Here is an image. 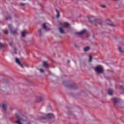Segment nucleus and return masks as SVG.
<instances>
[{
    "label": "nucleus",
    "instance_id": "1",
    "mask_svg": "<svg viewBox=\"0 0 124 124\" xmlns=\"http://www.w3.org/2000/svg\"><path fill=\"white\" fill-rule=\"evenodd\" d=\"M95 71L97 73H102L103 72V67L101 66H98L95 68Z\"/></svg>",
    "mask_w": 124,
    "mask_h": 124
},
{
    "label": "nucleus",
    "instance_id": "2",
    "mask_svg": "<svg viewBox=\"0 0 124 124\" xmlns=\"http://www.w3.org/2000/svg\"><path fill=\"white\" fill-rule=\"evenodd\" d=\"M8 28L9 30L11 31V32L13 33V34H17V31L15 30H12V25H8Z\"/></svg>",
    "mask_w": 124,
    "mask_h": 124
},
{
    "label": "nucleus",
    "instance_id": "3",
    "mask_svg": "<svg viewBox=\"0 0 124 124\" xmlns=\"http://www.w3.org/2000/svg\"><path fill=\"white\" fill-rule=\"evenodd\" d=\"M47 27H48V25H47V23H44L42 25L43 29L45 30V31H50L51 30V29L47 28Z\"/></svg>",
    "mask_w": 124,
    "mask_h": 124
},
{
    "label": "nucleus",
    "instance_id": "4",
    "mask_svg": "<svg viewBox=\"0 0 124 124\" xmlns=\"http://www.w3.org/2000/svg\"><path fill=\"white\" fill-rule=\"evenodd\" d=\"M107 23L109 26H110V27H115L116 26V25L115 24H114V23L113 22H112V21H111V20H110L109 19H108L107 20Z\"/></svg>",
    "mask_w": 124,
    "mask_h": 124
},
{
    "label": "nucleus",
    "instance_id": "5",
    "mask_svg": "<svg viewBox=\"0 0 124 124\" xmlns=\"http://www.w3.org/2000/svg\"><path fill=\"white\" fill-rule=\"evenodd\" d=\"M16 63H18V64H19V65H20V66H21V67H22V68H23V67H24V66H23V65H22L21 64V62H20V60L19 59L16 58Z\"/></svg>",
    "mask_w": 124,
    "mask_h": 124
},
{
    "label": "nucleus",
    "instance_id": "6",
    "mask_svg": "<svg viewBox=\"0 0 124 124\" xmlns=\"http://www.w3.org/2000/svg\"><path fill=\"white\" fill-rule=\"evenodd\" d=\"M46 117H47V118H49V119H53V118H54V117H55L54 116V114H53L52 113H48V114H46Z\"/></svg>",
    "mask_w": 124,
    "mask_h": 124
},
{
    "label": "nucleus",
    "instance_id": "7",
    "mask_svg": "<svg viewBox=\"0 0 124 124\" xmlns=\"http://www.w3.org/2000/svg\"><path fill=\"white\" fill-rule=\"evenodd\" d=\"M85 32H87V30L84 29L80 32H78L77 34H84V33H85Z\"/></svg>",
    "mask_w": 124,
    "mask_h": 124
},
{
    "label": "nucleus",
    "instance_id": "8",
    "mask_svg": "<svg viewBox=\"0 0 124 124\" xmlns=\"http://www.w3.org/2000/svg\"><path fill=\"white\" fill-rule=\"evenodd\" d=\"M113 91L112 89H109L108 91V94L109 95H113Z\"/></svg>",
    "mask_w": 124,
    "mask_h": 124
},
{
    "label": "nucleus",
    "instance_id": "9",
    "mask_svg": "<svg viewBox=\"0 0 124 124\" xmlns=\"http://www.w3.org/2000/svg\"><path fill=\"white\" fill-rule=\"evenodd\" d=\"M59 31H60V33H62V34L64 33V31L63 30V28H62V27H60L59 28Z\"/></svg>",
    "mask_w": 124,
    "mask_h": 124
},
{
    "label": "nucleus",
    "instance_id": "10",
    "mask_svg": "<svg viewBox=\"0 0 124 124\" xmlns=\"http://www.w3.org/2000/svg\"><path fill=\"white\" fill-rule=\"evenodd\" d=\"M76 85H70L68 86L69 89H70V90H75V88H74L75 87H76Z\"/></svg>",
    "mask_w": 124,
    "mask_h": 124
},
{
    "label": "nucleus",
    "instance_id": "11",
    "mask_svg": "<svg viewBox=\"0 0 124 124\" xmlns=\"http://www.w3.org/2000/svg\"><path fill=\"white\" fill-rule=\"evenodd\" d=\"M7 108V106L5 104H3L2 106V108L3 111H5L6 110V108Z\"/></svg>",
    "mask_w": 124,
    "mask_h": 124
},
{
    "label": "nucleus",
    "instance_id": "12",
    "mask_svg": "<svg viewBox=\"0 0 124 124\" xmlns=\"http://www.w3.org/2000/svg\"><path fill=\"white\" fill-rule=\"evenodd\" d=\"M67 27H69V24L67 23H64L63 24V28H67Z\"/></svg>",
    "mask_w": 124,
    "mask_h": 124
},
{
    "label": "nucleus",
    "instance_id": "13",
    "mask_svg": "<svg viewBox=\"0 0 124 124\" xmlns=\"http://www.w3.org/2000/svg\"><path fill=\"white\" fill-rule=\"evenodd\" d=\"M56 11L57 13V18H60V11H59V10H58V9H56Z\"/></svg>",
    "mask_w": 124,
    "mask_h": 124
},
{
    "label": "nucleus",
    "instance_id": "14",
    "mask_svg": "<svg viewBox=\"0 0 124 124\" xmlns=\"http://www.w3.org/2000/svg\"><path fill=\"white\" fill-rule=\"evenodd\" d=\"M95 23H97V24H101V20L100 19L95 20Z\"/></svg>",
    "mask_w": 124,
    "mask_h": 124
},
{
    "label": "nucleus",
    "instance_id": "15",
    "mask_svg": "<svg viewBox=\"0 0 124 124\" xmlns=\"http://www.w3.org/2000/svg\"><path fill=\"white\" fill-rule=\"evenodd\" d=\"M91 48L89 46H87L84 48V50L85 52H88Z\"/></svg>",
    "mask_w": 124,
    "mask_h": 124
},
{
    "label": "nucleus",
    "instance_id": "16",
    "mask_svg": "<svg viewBox=\"0 0 124 124\" xmlns=\"http://www.w3.org/2000/svg\"><path fill=\"white\" fill-rule=\"evenodd\" d=\"M112 100L114 104H116V103H117V102H118V99H117V98H112Z\"/></svg>",
    "mask_w": 124,
    "mask_h": 124
},
{
    "label": "nucleus",
    "instance_id": "17",
    "mask_svg": "<svg viewBox=\"0 0 124 124\" xmlns=\"http://www.w3.org/2000/svg\"><path fill=\"white\" fill-rule=\"evenodd\" d=\"M26 32H27V31H24L22 32L21 36L22 37H25V35Z\"/></svg>",
    "mask_w": 124,
    "mask_h": 124
},
{
    "label": "nucleus",
    "instance_id": "18",
    "mask_svg": "<svg viewBox=\"0 0 124 124\" xmlns=\"http://www.w3.org/2000/svg\"><path fill=\"white\" fill-rule=\"evenodd\" d=\"M43 63H44V66H45L46 67H47V68L48 67V63L47 62H46V61L44 62Z\"/></svg>",
    "mask_w": 124,
    "mask_h": 124
},
{
    "label": "nucleus",
    "instance_id": "19",
    "mask_svg": "<svg viewBox=\"0 0 124 124\" xmlns=\"http://www.w3.org/2000/svg\"><path fill=\"white\" fill-rule=\"evenodd\" d=\"M42 100V98L41 97H38L36 99V102H39V101H41Z\"/></svg>",
    "mask_w": 124,
    "mask_h": 124
},
{
    "label": "nucleus",
    "instance_id": "20",
    "mask_svg": "<svg viewBox=\"0 0 124 124\" xmlns=\"http://www.w3.org/2000/svg\"><path fill=\"white\" fill-rule=\"evenodd\" d=\"M4 47V44L0 42V48H3Z\"/></svg>",
    "mask_w": 124,
    "mask_h": 124
},
{
    "label": "nucleus",
    "instance_id": "21",
    "mask_svg": "<svg viewBox=\"0 0 124 124\" xmlns=\"http://www.w3.org/2000/svg\"><path fill=\"white\" fill-rule=\"evenodd\" d=\"M89 62H91L93 61V57H92V55L89 56Z\"/></svg>",
    "mask_w": 124,
    "mask_h": 124
},
{
    "label": "nucleus",
    "instance_id": "22",
    "mask_svg": "<svg viewBox=\"0 0 124 124\" xmlns=\"http://www.w3.org/2000/svg\"><path fill=\"white\" fill-rule=\"evenodd\" d=\"M119 52H121V53H124V51H123V50H122V47H119Z\"/></svg>",
    "mask_w": 124,
    "mask_h": 124
},
{
    "label": "nucleus",
    "instance_id": "23",
    "mask_svg": "<svg viewBox=\"0 0 124 124\" xmlns=\"http://www.w3.org/2000/svg\"><path fill=\"white\" fill-rule=\"evenodd\" d=\"M11 16H8L6 17V20H11Z\"/></svg>",
    "mask_w": 124,
    "mask_h": 124
},
{
    "label": "nucleus",
    "instance_id": "24",
    "mask_svg": "<svg viewBox=\"0 0 124 124\" xmlns=\"http://www.w3.org/2000/svg\"><path fill=\"white\" fill-rule=\"evenodd\" d=\"M20 5H21V6H25V5H26V4L24 3H20Z\"/></svg>",
    "mask_w": 124,
    "mask_h": 124
},
{
    "label": "nucleus",
    "instance_id": "25",
    "mask_svg": "<svg viewBox=\"0 0 124 124\" xmlns=\"http://www.w3.org/2000/svg\"><path fill=\"white\" fill-rule=\"evenodd\" d=\"M101 7L102 8H106V6L105 5H101Z\"/></svg>",
    "mask_w": 124,
    "mask_h": 124
},
{
    "label": "nucleus",
    "instance_id": "26",
    "mask_svg": "<svg viewBox=\"0 0 124 124\" xmlns=\"http://www.w3.org/2000/svg\"><path fill=\"white\" fill-rule=\"evenodd\" d=\"M15 54H17V49L16 48H14Z\"/></svg>",
    "mask_w": 124,
    "mask_h": 124
},
{
    "label": "nucleus",
    "instance_id": "27",
    "mask_svg": "<svg viewBox=\"0 0 124 124\" xmlns=\"http://www.w3.org/2000/svg\"><path fill=\"white\" fill-rule=\"evenodd\" d=\"M39 32L40 34H41V33H42V30L41 29H39Z\"/></svg>",
    "mask_w": 124,
    "mask_h": 124
},
{
    "label": "nucleus",
    "instance_id": "28",
    "mask_svg": "<svg viewBox=\"0 0 124 124\" xmlns=\"http://www.w3.org/2000/svg\"><path fill=\"white\" fill-rule=\"evenodd\" d=\"M40 72H44V70L43 69H39Z\"/></svg>",
    "mask_w": 124,
    "mask_h": 124
},
{
    "label": "nucleus",
    "instance_id": "29",
    "mask_svg": "<svg viewBox=\"0 0 124 124\" xmlns=\"http://www.w3.org/2000/svg\"><path fill=\"white\" fill-rule=\"evenodd\" d=\"M46 119V118L45 117H41V118H40V119H41V120H44V119Z\"/></svg>",
    "mask_w": 124,
    "mask_h": 124
},
{
    "label": "nucleus",
    "instance_id": "30",
    "mask_svg": "<svg viewBox=\"0 0 124 124\" xmlns=\"http://www.w3.org/2000/svg\"><path fill=\"white\" fill-rule=\"evenodd\" d=\"M89 21L90 22V23H93V20H91V18L90 17L88 18Z\"/></svg>",
    "mask_w": 124,
    "mask_h": 124
},
{
    "label": "nucleus",
    "instance_id": "31",
    "mask_svg": "<svg viewBox=\"0 0 124 124\" xmlns=\"http://www.w3.org/2000/svg\"><path fill=\"white\" fill-rule=\"evenodd\" d=\"M4 33H5V34H7V33H8V31H6L4 32Z\"/></svg>",
    "mask_w": 124,
    "mask_h": 124
},
{
    "label": "nucleus",
    "instance_id": "32",
    "mask_svg": "<svg viewBox=\"0 0 124 124\" xmlns=\"http://www.w3.org/2000/svg\"><path fill=\"white\" fill-rule=\"evenodd\" d=\"M123 88H124L123 86H120V89H121V90H123Z\"/></svg>",
    "mask_w": 124,
    "mask_h": 124
},
{
    "label": "nucleus",
    "instance_id": "33",
    "mask_svg": "<svg viewBox=\"0 0 124 124\" xmlns=\"http://www.w3.org/2000/svg\"><path fill=\"white\" fill-rule=\"evenodd\" d=\"M16 117H17V118H19V115H18V114H16Z\"/></svg>",
    "mask_w": 124,
    "mask_h": 124
},
{
    "label": "nucleus",
    "instance_id": "34",
    "mask_svg": "<svg viewBox=\"0 0 124 124\" xmlns=\"http://www.w3.org/2000/svg\"><path fill=\"white\" fill-rule=\"evenodd\" d=\"M67 62L69 63V62H70V61L68 60Z\"/></svg>",
    "mask_w": 124,
    "mask_h": 124
},
{
    "label": "nucleus",
    "instance_id": "35",
    "mask_svg": "<svg viewBox=\"0 0 124 124\" xmlns=\"http://www.w3.org/2000/svg\"><path fill=\"white\" fill-rule=\"evenodd\" d=\"M90 18H93V16H90Z\"/></svg>",
    "mask_w": 124,
    "mask_h": 124
},
{
    "label": "nucleus",
    "instance_id": "36",
    "mask_svg": "<svg viewBox=\"0 0 124 124\" xmlns=\"http://www.w3.org/2000/svg\"><path fill=\"white\" fill-rule=\"evenodd\" d=\"M10 45L11 46H12V44H11V43H10Z\"/></svg>",
    "mask_w": 124,
    "mask_h": 124
}]
</instances>
